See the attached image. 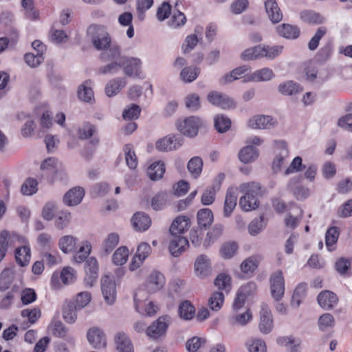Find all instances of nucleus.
<instances>
[{
    "mask_svg": "<svg viewBox=\"0 0 352 352\" xmlns=\"http://www.w3.org/2000/svg\"><path fill=\"white\" fill-rule=\"evenodd\" d=\"M87 36L90 38L93 46L97 50L109 51L113 44L106 27L102 25L92 24L87 28Z\"/></svg>",
    "mask_w": 352,
    "mask_h": 352,
    "instance_id": "1",
    "label": "nucleus"
},
{
    "mask_svg": "<svg viewBox=\"0 0 352 352\" xmlns=\"http://www.w3.org/2000/svg\"><path fill=\"white\" fill-rule=\"evenodd\" d=\"M240 191L244 193L239 199V206L245 211H251L258 206L257 196L261 192V186L258 183L250 182L242 184Z\"/></svg>",
    "mask_w": 352,
    "mask_h": 352,
    "instance_id": "2",
    "label": "nucleus"
},
{
    "mask_svg": "<svg viewBox=\"0 0 352 352\" xmlns=\"http://www.w3.org/2000/svg\"><path fill=\"white\" fill-rule=\"evenodd\" d=\"M121 52L120 47L118 44H113L110 50L101 54L100 58L103 61H111L98 69V73L106 74H117L121 67Z\"/></svg>",
    "mask_w": 352,
    "mask_h": 352,
    "instance_id": "3",
    "label": "nucleus"
},
{
    "mask_svg": "<svg viewBox=\"0 0 352 352\" xmlns=\"http://www.w3.org/2000/svg\"><path fill=\"white\" fill-rule=\"evenodd\" d=\"M146 294L139 289L134 294V303L136 311L142 315L152 316L157 313V307L153 302L146 304Z\"/></svg>",
    "mask_w": 352,
    "mask_h": 352,
    "instance_id": "4",
    "label": "nucleus"
},
{
    "mask_svg": "<svg viewBox=\"0 0 352 352\" xmlns=\"http://www.w3.org/2000/svg\"><path fill=\"white\" fill-rule=\"evenodd\" d=\"M170 324V318L168 316H160L147 327L146 336L153 340L164 337Z\"/></svg>",
    "mask_w": 352,
    "mask_h": 352,
    "instance_id": "5",
    "label": "nucleus"
},
{
    "mask_svg": "<svg viewBox=\"0 0 352 352\" xmlns=\"http://www.w3.org/2000/svg\"><path fill=\"white\" fill-rule=\"evenodd\" d=\"M201 125V120L196 116H190L177 122V128L180 133L190 138L197 135Z\"/></svg>",
    "mask_w": 352,
    "mask_h": 352,
    "instance_id": "6",
    "label": "nucleus"
},
{
    "mask_svg": "<svg viewBox=\"0 0 352 352\" xmlns=\"http://www.w3.org/2000/svg\"><path fill=\"white\" fill-rule=\"evenodd\" d=\"M270 289L272 297L279 301L285 293V280L283 272L280 270L274 272L270 278Z\"/></svg>",
    "mask_w": 352,
    "mask_h": 352,
    "instance_id": "7",
    "label": "nucleus"
},
{
    "mask_svg": "<svg viewBox=\"0 0 352 352\" xmlns=\"http://www.w3.org/2000/svg\"><path fill=\"white\" fill-rule=\"evenodd\" d=\"M142 61L140 58L121 56V67L125 75L128 76H139L141 72Z\"/></svg>",
    "mask_w": 352,
    "mask_h": 352,
    "instance_id": "8",
    "label": "nucleus"
},
{
    "mask_svg": "<svg viewBox=\"0 0 352 352\" xmlns=\"http://www.w3.org/2000/svg\"><path fill=\"white\" fill-rule=\"evenodd\" d=\"M207 99L212 105L219 107L221 109H232L235 107L234 100L225 94L212 91L208 93Z\"/></svg>",
    "mask_w": 352,
    "mask_h": 352,
    "instance_id": "9",
    "label": "nucleus"
},
{
    "mask_svg": "<svg viewBox=\"0 0 352 352\" xmlns=\"http://www.w3.org/2000/svg\"><path fill=\"white\" fill-rule=\"evenodd\" d=\"M101 290L105 301L112 304L116 298V283L109 275H104L101 278Z\"/></svg>",
    "mask_w": 352,
    "mask_h": 352,
    "instance_id": "10",
    "label": "nucleus"
},
{
    "mask_svg": "<svg viewBox=\"0 0 352 352\" xmlns=\"http://www.w3.org/2000/svg\"><path fill=\"white\" fill-rule=\"evenodd\" d=\"M183 138L175 135H168L160 140L156 144V148L160 151H170L175 150L182 144Z\"/></svg>",
    "mask_w": 352,
    "mask_h": 352,
    "instance_id": "11",
    "label": "nucleus"
},
{
    "mask_svg": "<svg viewBox=\"0 0 352 352\" xmlns=\"http://www.w3.org/2000/svg\"><path fill=\"white\" fill-rule=\"evenodd\" d=\"M165 285V278L159 271H153L147 278L145 288L148 293L160 291Z\"/></svg>",
    "mask_w": 352,
    "mask_h": 352,
    "instance_id": "12",
    "label": "nucleus"
},
{
    "mask_svg": "<svg viewBox=\"0 0 352 352\" xmlns=\"http://www.w3.org/2000/svg\"><path fill=\"white\" fill-rule=\"evenodd\" d=\"M273 328V319L270 309L265 303L261 305L259 331L264 333H269Z\"/></svg>",
    "mask_w": 352,
    "mask_h": 352,
    "instance_id": "13",
    "label": "nucleus"
},
{
    "mask_svg": "<svg viewBox=\"0 0 352 352\" xmlns=\"http://www.w3.org/2000/svg\"><path fill=\"white\" fill-rule=\"evenodd\" d=\"M188 241L186 238L180 235H171L168 250L174 257H178L188 246Z\"/></svg>",
    "mask_w": 352,
    "mask_h": 352,
    "instance_id": "14",
    "label": "nucleus"
},
{
    "mask_svg": "<svg viewBox=\"0 0 352 352\" xmlns=\"http://www.w3.org/2000/svg\"><path fill=\"white\" fill-rule=\"evenodd\" d=\"M87 337L89 342L96 349H104L107 346L105 334L98 327L89 329Z\"/></svg>",
    "mask_w": 352,
    "mask_h": 352,
    "instance_id": "15",
    "label": "nucleus"
},
{
    "mask_svg": "<svg viewBox=\"0 0 352 352\" xmlns=\"http://www.w3.org/2000/svg\"><path fill=\"white\" fill-rule=\"evenodd\" d=\"M15 273L12 268H6L0 274V291H6L12 285V290L18 291L19 286L14 283Z\"/></svg>",
    "mask_w": 352,
    "mask_h": 352,
    "instance_id": "16",
    "label": "nucleus"
},
{
    "mask_svg": "<svg viewBox=\"0 0 352 352\" xmlns=\"http://www.w3.org/2000/svg\"><path fill=\"white\" fill-rule=\"evenodd\" d=\"M85 196V190L81 187H75L67 191L63 197V202L69 206L78 205Z\"/></svg>",
    "mask_w": 352,
    "mask_h": 352,
    "instance_id": "17",
    "label": "nucleus"
},
{
    "mask_svg": "<svg viewBox=\"0 0 352 352\" xmlns=\"http://www.w3.org/2000/svg\"><path fill=\"white\" fill-rule=\"evenodd\" d=\"M317 300L321 307L328 310L337 305L338 298L333 292L325 290L318 294Z\"/></svg>",
    "mask_w": 352,
    "mask_h": 352,
    "instance_id": "18",
    "label": "nucleus"
},
{
    "mask_svg": "<svg viewBox=\"0 0 352 352\" xmlns=\"http://www.w3.org/2000/svg\"><path fill=\"white\" fill-rule=\"evenodd\" d=\"M114 341L118 352H133L131 340L124 332H118L115 335Z\"/></svg>",
    "mask_w": 352,
    "mask_h": 352,
    "instance_id": "19",
    "label": "nucleus"
},
{
    "mask_svg": "<svg viewBox=\"0 0 352 352\" xmlns=\"http://www.w3.org/2000/svg\"><path fill=\"white\" fill-rule=\"evenodd\" d=\"M195 270L196 274L199 277H206L210 274L211 266L210 260L205 255H199L195 263Z\"/></svg>",
    "mask_w": 352,
    "mask_h": 352,
    "instance_id": "20",
    "label": "nucleus"
},
{
    "mask_svg": "<svg viewBox=\"0 0 352 352\" xmlns=\"http://www.w3.org/2000/svg\"><path fill=\"white\" fill-rule=\"evenodd\" d=\"M134 228L138 231H145L151 225V219L144 212H137L131 219Z\"/></svg>",
    "mask_w": 352,
    "mask_h": 352,
    "instance_id": "21",
    "label": "nucleus"
},
{
    "mask_svg": "<svg viewBox=\"0 0 352 352\" xmlns=\"http://www.w3.org/2000/svg\"><path fill=\"white\" fill-rule=\"evenodd\" d=\"M264 5L267 16L273 23H277L282 20L283 13L276 0L264 1Z\"/></svg>",
    "mask_w": 352,
    "mask_h": 352,
    "instance_id": "22",
    "label": "nucleus"
},
{
    "mask_svg": "<svg viewBox=\"0 0 352 352\" xmlns=\"http://www.w3.org/2000/svg\"><path fill=\"white\" fill-rule=\"evenodd\" d=\"M302 219V210L298 207L294 206L292 211H289L284 219V223L287 228L295 229Z\"/></svg>",
    "mask_w": 352,
    "mask_h": 352,
    "instance_id": "23",
    "label": "nucleus"
},
{
    "mask_svg": "<svg viewBox=\"0 0 352 352\" xmlns=\"http://www.w3.org/2000/svg\"><path fill=\"white\" fill-rule=\"evenodd\" d=\"M274 76V74L273 71L267 67H265L261 69H258L254 72L252 73L250 75L245 76V79L243 80L244 82H261V81H267L273 78Z\"/></svg>",
    "mask_w": 352,
    "mask_h": 352,
    "instance_id": "24",
    "label": "nucleus"
},
{
    "mask_svg": "<svg viewBox=\"0 0 352 352\" xmlns=\"http://www.w3.org/2000/svg\"><path fill=\"white\" fill-rule=\"evenodd\" d=\"M190 227V219L186 216L177 217L172 223L169 231L171 235H179Z\"/></svg>",
    "mask_w": 352,
    "mask_h": 352,
    "instance_id": "25",
    "label": "nucleus"
},
{
    "mask_svg": "<svg viewBox=\"0 0 352 352\" xmlns=\"http://www.w3.org/2000/svg\"><path fill=\"white\" fill-rule=\"evenodd\" d=\"M249 126L256 129H270L274 126L273 118L270 116H256L249 120Z\"/></svg>",
    "mask_w": 352,
    "mask_h": 352,
    "instance_id": "26",
    "label": "nucleus"
},
{
    "mask_svg": "<svg viewBox=\"0 0 352 352\" xmlns=\"http://www.w3.org/2000/svg\"><path fill=\"white\" fill-rule=\"evenodd\" d=\"M17 236L14 233H10L7 230H3L0 233V262L6 256L8 246L11 245Z\"/></svg>",
    "mask_w": 352,
    "mask_h": 352,
    "instance_id": "27",
    "label": "nucleus"
},
{
    "mask_svg": "<svg viewBox=\"0 0 352 352\" xmlns=\"http://www.w3.org/2000/svg\"><path fill=\"white\" fill-rule=\"evenodd\" d=\"M276 32L280 36L288 39H295L300 35V30L297 26L283 23L276 27Z\"/></svg>",
    "mask_w": 352,
    "mask_h": 352,
    "instance_id": "28",
    "label": "nucleus"
},
{
    "mask_svg": "<svg viewBox=\"0 0 352 352\" xmlns=\"http://www.w3.org/2000/svg\"><path fill=\"white\" fill-rule=\"evenodd\" d=\"M237 194L236 190L234 188H229L226 192L223 213L226 217H229L236 206Z\"/></svg>",
    "mask_w": 352,
    "mask_h": 352,
    "instance_id": "29",
    "label": "nucleus"
},
{
    "mask_svg": "<svg viewBox=\"0 0 352 352\" xmlns=\"http://www.w3.org/2000/svg\"><path fill=\"white\" fill-rule=\"evenodd\" d=\"M91 80H85L78 88V96L80 100L86 102H92L94 100V91L91 87Z\"/></svg>",
    "mask_w": 352,
    "mask_h": 352,
    "instance_id": "30",
    "label": "nucleus"
},
{
    "mask_svg": "<svg viewBox=\"0 0 352 352\" xmlns=\"http://www.w3.org/2000/svg\"><path fill=\"white\" fill-rule=\"evenodd\" d=\"M126 85V80L123 78H116L109 80L105 86V93L107 96H116Z\"/></svg>",
    "mask_w": 352,
    "mask_h": 352,
    "instance_id": "31",
    "label": "nucleus"
},
{
    "mask_svg": "<svg viewBox=\"0 0 352 352\" xmlns=\"http://www.w3.org/2000/svg\"><path fill=\"white\" fill-rule=\"evenodd\" d=\"M165 172L164 164L161 161L151 164L147 170V175L153 181H157L162 178Z\"/></svg>",
    "mask_w": 352,
    "mask_h": 352,
    "instance_id": "32",
    "label": "nucleus"
},
{
    "mask_svg": "<svg viewBox=\"0 0 352 352\" xmlns=\"http://www.w3.org/2000/svg\"><path fill=\"white\" fill-rule=\"evenodd\" d=\"M258 155V150L253 146H247L241 149L239 153V158L244 164L252 162Z\"/></svg>",
    "mask_w": 352,
    "mask_h": 352,
    "instance_id": "33",
    "label": "nucleus"
},
{
    "mask_svg": "<svg viewBox=\"0 0 352 352\" xmlns=\"http://www.w3.org/2000/svg\"><path fill=\"white\" fill-rule=\"evenodd\" d=\"M168 194L164 191L158 192L151 198V206L155 211L163 210L168 202Z\"/></svg>",
    "mask_w": 352,
    "mask_h": 352,
    "instance_id": "34",
    "label": "nucleus"
},
{
    "mask_svg": "<svg viewBox=\"0 0 352 352\" xmlns=\"http://www.w3.org/2000/svg\"><path fill=\"white\" fill-rule=\"evenodd\" d=\"M280 152L278 155L276 157L272 164V168L274 172H278L281 167L285 164V160L288 156L289 151L286 145V143L284 142H280L279 144Z\"/></svg>",
    "mask_w": 352,
    "mask_h": 352,
    "instance_id": "35",
    "label": "nucleus"
},
{
    "mask_svg": "<svg viewBox=\"0 0 352 352\" xmlns=\"http://www.w3.org/2000/svg\"><path fill=\"white\" fill-rule=\"evenodd\" d=\"M258 266V260L256 256H250L245 258L241 264V272L248 276H252Z\"/></svg>",
    "mask_w": 352,
    "mask_h": 352,
    "instance_id": "36",
    "label": "nucleus"
},
{
    "mask_svg": "<svg viewBox=\"0 0 352 352\" xmlns=\"http://www.w3.org/2000/svg\"><path fill=\"white\" fill-rule=\"evenodd\" d=\"M76 239L71 235H65L62 236L58 241V246L60 250L65 253H69L76 248Z\"/></svg>",
    "mask_w": 352,
    "mask_h": 352,
    "instance_id": "37",
    "label": "nucleus"
},
{
    "mask_svg": "<svg viewBox=\"0 0 352 352\" xmlns=\"http://www.w3.org/2000/svg\"><path fill=\"white\" fill-rule=\"evenodd\" d=\"M197 217L198 224L201 228H206L209 227L213 221V214L208 208L199 210Z\"/></svg>",
    "mask_w": 352,
    "mask_h": 352,
    "instance_id": "38",
    "label": "nucleus"
},
{
    "mask_svg": "<svg viewBox=\"0 0 352 352\" xmlns=\"http://www.w3.org/2000/svg\"><path fill=\"white\" fill-rule=\"evenodd\" d=\"M80 310L75 306L74 302L69 301L63 309V316L68 323H74L77 319V311Z\"/></svg>",
    "mask_w": 352,
    "mask_h": 352,
    "instance_id": "39",
    "label": "nucleus"
},
{
    "mask_svg": "<svg viewBox=\"0 0 352 352\" xmlns=\"http://www.w3.org/2000/svg\"><path fill=\"white\" fill-rule=\"evenodd\" d=\"M30 249L29 247L23 246L18 248L15 252V258L16 263L21 266L27 265L30 261Z\"/></svg>",
    "mask_w": 352,
    "mask_h": 352,
    "instance_id": "40",
    "label": "nucleus"
},
{
    "mask_svg": "<svg viewBox=\"0 0 352 352\" xmlns=\"http://www.w3.org/2000/svg\"><path fill=\"white\" fill-rule=\"evenodd\" d=\"M239 245L236 242L228 241L222 245L220 248V254L225 259L232 258L237 252Z\"/></svg>",
    "mask_w": 352,
    "mask_h": 352,
    "instance_id": "41",
    "label": "nucleus"
},
{
    "mask_svg": "<svg viewBox=\"0 0 352 352\" xmlns=\"http://www.w3.org/2000/svg\"><path fill=\"white\" fill-rule=\"evenodd\" d=\"M202 168L203 161L201 157L197 156L191 158L187 164L188 171L195 178H197L200 175Z\"/></svg>",
    "mask_w": 352,
    "mask_h": 352,
    "instance_id": "42",
    "label": "nucleus"
},
{
    "mask_svg": "<svg viewBox=\"0 0 352 352\" xmlns=\"http://www.w3.org/2000/svg\"><path fill=\"white\" fill-rule=\"evenodd\" d=\"M214 125L219 133H225L231 126V120L224 115L218 114L214 118Z\"/></svg>",
    "mask_w": 352,
    "mask_h": 352,
    "instance_id": "43",
    "label": "nucleus"
},
{
    "mask_svg": "<svg viewBox=\"0 0 352 352\" xmlns=\"http://www.w3.org/2000/svg\"><path fill=\"white\" fill-rule=\"evenodd\" d=\"M283 50V47L282 45L270 46L261 45L262 58L274 59L282 53Z\"/></svg>",
    "mask_w": 352,
    "mask_h": 352,
    "instance_id": "44",
    "label": "nucleus"
},
{
    "mask_svg": "<svg viewBox=\"0 0 352 352\" xmlns=\"http://www.w3.org/2000/svg\"><path fill=\"white\" fill-rule=\"evenodd\" d=\"M261 45L250 47L244 50L241 54V58L243 60H252L262 58Z\"/></svg>",
    "mask_w": 352,
    "mask_h": 352,
    "instance_id": "45",
    "label": "nucleus"
},
{
    "mask_svg": "<svg viewBox=\"0 0 352 352\" xmlns=\"http://www.w3.org/2000/svg\"><path fill=\"white\" fill-rule=\"evenodd\" d=\"M179 314L182 318L185 320H191L195 314V308L188 300L184 301L179 305Z\"/></svg>",
    "mask_w": 352,
    "mask_h": 352,
    "instance_id": "46",
    "label": "nucleus"
},
{
    "mask_svg": "<svg viewBox=\"0 0 352 352\" xmlns=\"http://www.w3.org/2000/svg\"><path fill=\"white\" fill-rule=\"evenodd\" d=\"M339 235L340 231L337 227H331L327 230L325 241L326 245L329 251H333L335 249L334 245L337 242Z\"/></svg>",
    "mask_w": 352,
    "mask_h": 352,
    "instance_id": "47",
    "label": "nucleus"
},
{
    "mask_svg": "<svg viewBox=\"0 0 352 352\" xmlns=\"http://www.w3.org/2000/svg\"><path fill=\"white\" fill-rule=\"evenodd\" d=\"M248 66L243 65L234 69L230 73L227 74L221 79V83L227 84L238 79L242 74L249 70Z\"/></svg>",
    "mask_w": 352,
    "mask_h": 352,
    "instance_id": "48",
    "label": "nucleus"
},
{
    "mask_svg": "<svg viewBox=\"0 0 352 352\" xmlns=\"http://www.w3.org/2000/svg\"><path fill=\"white\" fill-rule=\"evenodd\" d=\"M214 285L226 293L229 292L231 289V277L226 274H219L214 279Z\"/></svg>",
    "mask_w": 352,
    "mask_h": 352,
    "instance_id": "49",
    "label": "nucleus"
},
{
    "mask_svg": "<svg viewBox=\"0 0 352 352\" xmlns=\"http://www.w3.org/2000/svg\"><path fill=\"white\" fill-rule=\"evenodd\" d=\"M307 284L300 283L295 289L292 298L291 305L294 307H298L301 303L302 300L306 294Z\"/></svg>",
    "mask_w": 352,
    "mask_h": 352,
    "instance_id": "50",
    "label": "nucleus"
},
{
    "mask_svg": "<svg viewBox=\"0 0 352 352\" xmlns=\"http://www.w3.org/2000/svg\"><path fill=\"white\" fill-rule=\"evenodd\" d=\"M125 154V161L126 165L131 169H135L138 165V159L133 151L132 144H126L124 147Z\"/></svg>",
    "mask_w": 352,
    "mask_h": 352,
    "instance_id": "51",
    "label": "nucleus"
},
{
    "mask_svg": "<svg viewBox=\"0 0 352 352\" xmlns=\"http://www.w3.org/2000/svg\"><path fill=\"white\" fill-rule=\"evenodd\" d=\"M224 302V294L222 292H213L208 300V306L212 311H219Z\"/></svg>",
    "mask_w": 352,
    "mask_h": 352,
    "instance_id": "52",
    "label": "nucleus"
},
{
    "mask_svg": "<svg viewBox=\"0 0 352 352\" xmlns=\"http://www.w3.org/2000/svg\"><path fill=\"white\" fill-rule=\"evenodd\" d=\"M223 234V226L221 224H216L212 229L208 232L206 238L204 242L205 247H208L214 242Z\"/></svg>",
    "mask_w": 352,
    "mask_h": 352,
    "instance_id": "53",
    "label": "nucleus"
},
{
    "mask_svg": "<svg viewBox=\"0 0 352 352\" xmlns=\"http://www.w3.org/2000/svg\"><path fill=\"white\" fill-rule=\"evenodd\" d=\"M129 256V250L125 246L120 247L114 252L112 256V261L116 265L124 264Z\"/></svg>",
    "mask_w": 352,
    "mask_h": 352,
    "instance_id": "54",
    "label": "nucleus"
},
{
    "mask_svg": "<svg viewBox=\"0 0 352 352\" xmlns=\"http://www.w3.org/2000/svg\"><path fill=\"white\" fill-rule=\"evenodd\" d=\"M186 22V18L184 13L179 10H174L171 18L168 21L169 27L176 29L183 26Z\"/></svg>",
    "mask_w": 352,
    "mask_h": 352,
    "instance_id": "55",
    "label": "nucleus"
},
{
    "mask_svg": "<svg viewBox=\"0 0 352 352\" xmlns=\"http://www.w3.org/2000/svg\"><path fill=\"white\" fill-rule=\"evenodd\" d=\"M279 91L284 95H293L302 91L300 87L293 81H287L280 84L278 87Z\"/></svg>",
    "mask_w": 352,
    "mask_h": 352,
    "instance_id": "56",
    "label": "nucleus"
},
{
    "mask_svg": "<svg viewBox=\"0 0 352 352\" xmlns=\"http://www.w3.org/2000/svg\"><path fill=\"white\" fill-rule=\"evenodd\" d=\"M119 242V236L116 233H111L108 235L107 238L104 240L102 245V250L108 254L111 253L113 249L117 246Z\"/></svg>",
    "mask_w": 352,
    "mask_h": 352,
    "instance_id": "57",
    "label": "nucleus"
},
{
    "mask_svg": "<svg viewBox=\"0 0 352 352\" xmlns=\"http://www.w3.org/2000/svg\"><path fill=\"white\" fill-rule=\"evenodd\" d=\"M72 219L71 213L68 211H60L58 213L55 226L58 230H63L66 228L70 223Z\"/></svg>",
    "mask_w": 352,
    "mask_h": 352,
    "instance_id": "58",
    "label": "nucleus"
},
{
    "mask_svg": "<svg viewBox=\"0 0 352 352\" xmlns=\"http://www.w3.org/2000/svg\"><path fill=\"white\" fill-rule=\"evenodd\" d=\"M37 181L32 178L27 179L21 186V191L24 195H32L38 190Z\"/></svg>",
    "mask_w": 352,
    "mask_h": 352,
    "instance_id": "59",
    "label": "nucleus"
},
{
    "mask_svg": "<svg viewBox=\"0 0 352 352\" xmlns=\"http://www.w3.org/2000/svg\"><path fill=\"white\" fill-rule=\"evenodd\" d=\"M52 334L56 337L63 338L67 335V329L60 320H53L49 327Z\"/></svg>",
    "mask_w": 352,
    "mask_h": 352,
    "instance_id": "60",
    "label": "nucleus"
},
{
    "mask_svg": "<svg viewBox=\"0 0 352 352\" xmlns=\"http://www.w3.org/2000/svg\"><path fill=\"white\" fill-rule=\"evenodd\" d=\"M263 216H260L252 220L248 226V232L252 236H256L265 228Z\"/></svg>",
    "mask_w": 352,
    "mask_h": 352,
    "instance_id": "61",
    "label": "nucleus"
},
{
    "mask_svg": "<svg viewBox=\"0 0 352 352\" xmlns=\"http://www.w3.org/2000/svg\"><path fill=\"white\" fill-rule=\"evenodd\" d=\"M91 299V294L89 292H82L76 296L72 302H74L77 309H82L89 304Z\"/></svg>",
    "mask_w": 352,
    "mask_h": 352,
    "instance_id": "62",
    "label": "nucleus"
},
{
    "mask_svg": "<svg viewBox=\"0 0 352 352\" xmlns=\"http://www.w3.org/2000/svg\"><path fill=\"white\" fill-rule=\"evenodd\" d=\"M249 352H266V346L261 339H252L245 344Z\"/></svg>",
    "mask_w": 352,
    "mask_h": 352,
    "instance_id": "63",
    "label": "nucleus"
},
{
    "mask_svg": "<svg viewBox=\"0 0 352 352\" xmlns=\"http://www.w3.org/2000/svg\"><path fill=\"white\" fill-rule=\"evenodd\" d=\"M198 74L199 71L197 68L186 67L182 70L180 77L183 81L191 82L197 78Z\"/></svg>",
    "mask_w": 352,
    "mask_h": 352,
    "instance_id": "64",
    "label": "nucleus"
}]
</instances>
